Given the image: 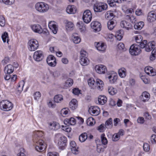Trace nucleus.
Masks as SVG:
<instances>
[{
  "instance_id": "1",
  "label": "nucleus",
  "mask_w": 156,
  "mask_h": 156,
  "mask_svg": "<svg viewBox=\"0 0 156 156\" xmlns=\"http://www.w3.org/2000/svg\"><path fill=\"white\" fill-rule=\"evenodd\" d=\"M43 135L42 132L40 131H36L33 133V140L35 144V149L38 151H41L46 147L44 141L41 139Z\"/></svg>"
},
{
  "instance_id": "2",
  "label": "nucleus",
  "mask_w": 156,
  "mask_h": 156,
  "mask_svg": "<svg viewBox=\"0 0 156 156\" xmlns=\"http://www.w3.org/2000/svg\"><path fill=\"white\" fill-rule=\"evenodd\" d=\"M55 138L58 140V145L59 148L62 150L64 149L66 146V138L60 133H57L55 135Z\"/></svg>"
},
{
  "instance_id": "3",
  "label": "nucleus",
  "mask_w": 156,
  "mask_h": 156,
  "mask_svg": "<svg viewBox=\"0 0 156 156\" xmlns=\"http://www.w3.org/2000/svg\"><path fill=\"white\" fill-rule=\"evenodd\" d=\"M36 9L40 13H45L47 12L49 9V5L44 2H39L35 5Z\"/></svg>"
},
{
  "instance_id": "4",
  "label": "nucleus",
  "mask_w": 156,
  "mask_h": 156,
  "mask_svg": "<svg viewBox=\"0 0 156 156\" xmlns=\"http://www.w3.org/2000/svg\"><path fill=\"white\" fill-rule=\"evenodd\" d=\"M12 103L7 100H2L0 102V108L4 111H9L13 108Z\"/></svg>"
},
{
  "instance_id": "5",
  "label": "nucleus",
  "mask_w": 156,
  "mask_h": 156,
  "mask_svg": "<svg viewBox=\"0 0 156 156\" xmlns=\"http://www.w3.org/2000/svg\"><path fill=\"white\" fill-rule=\"evenodd\" d=\"M129 52L130 54L132 55H138L141 52V50L138 45L134 44L130 46Z\"/></svg>"
},
{
  "instance_id": "6",
  "label": "nucleus",
  "mask_w": 156,
  "mask_h": 156,
  "mask_svg": "<svg viewBox=\"0 0 156 156\" xmlns=\"http://www.w3.org/2000/svg\"><path fill=\"white\" fill-rule=\"evenodd\" d=\"M28 48L29 50L34 51L37 49L39 47L38 41L35 39H32L28 42Z\"/></svg>"
},
{
  "instance_id": "7",
  "label": "nucleus",
  "mask_w": 156,
  "mask_h": 156,
  "mask_svg": "<svg viewBox=\"0 0 156 156\" xmlns=\"http://www.w3.org/2000/svg\"><path fill=\"white\" fill-rule=\"evenodd\" d=\"M92 18V14L90 10H86L84 12L82 19L85 23H89L91 20Z\"/></svg>"
},
{
  "instance_id": "8",
  "label": "nucleus",
  "mask_w": 156,
  "mask_h": 156,
  "mask_svg": "<svg viewBox=\"0 0 156 156\" xmlns=\"http://www.w3.org/2000/svg\"><path fill=\"white\" fill-rule=\"evenodd\" d=\"M107 5L106 4L101 3H96L94 6V9L96 12H101L106 10L107 8Z\"/></svg>"
},
{
  "instance_id": "9",
  "label": "nucleus",
  "mask_w": 156,
  "mask_h": 156,
  "mask_svg": "<svg viewBox=\"0 0 156 156\" xmlns=\"http://www.w3.org/2000/svg\"><path fill=\"white\" fill-rule=\"evenodd\" d=\"M44 57L43 52L41 50L35 51L34 54L33 58L34 60L37 62L41 61Z\"/></svg>"
},
{
  "instance_id": "10",
  "label": "nucleus",
  "mask_w": 156,
  "mask_h": 156,
  "mask_svg": "<svg viewBox=\"0 0 156 156\" xmlns=\"http://www.w3.org/2000/svg\"><path fill=\"white\" fill-rule=\"evenodd\" d=\"M46 61L48 65L51 67H54L56 66L55 58L52 55H50L47 57Z\"/></svg>"
},
{
  "instance_id": "11",
  "label": "nucleus",
  "mask_w": 156,
  "mask_h": 156,
  "mask_svg": "<svg viewBox=\"0 0 156 156\" xmlns=\"http://www.w3.org/2000/svg\"><path fill=\"white\" fill-rule=\"evenodd\" d=\"M95 69L96 71L100 74H105L107 71L106 67L102 65H98L95 66Z\"/></svg>"
},
{
  "instance_id": "12",
  "label": "nucleus",
  "mask_w": 156,
  "mask_h": 156,
  "mask_svg": "<svg viewBox=\"0 0 156 156\" xmlns=\"http://www.w3.org/2000/svg\"><path fill=\"white\" fill-rule=\"evenodd\" d=\"M91 27L95 32L100 31L101 29V23L98 21H93L90 24Z\"/></svg>"
},
{
  "instance_id": "13",
  "label": "nucleus",
  "mask_w": 156,
  "mask_h": 156,
  "mask_svg": "<svg viewBox=\"0 0 156 156\" xmlns=\"http://www.w3.org/2000/svg\"><path fill=\"white\" fill-rule=\"evenodd\" d=\"M48 27L54 34H56L58 30L57 23L54 21L50 22L48 24Z\"/></svg>"
},
{
  "instance_id": "14",
  "label": "nucleus",
  "mask_w": 156,
  "mask_h": 156,
  "mask_svg": "<svg viewBox=\"0 0 156 156\" xmlns=\"http://www.w3.org/2000/svg\"><path fill=\"white\" fill-rule=\"evenodd\" d=\"M70 145L71 151L73 153L76 154L79 153V147L77 146L75 142L74 141H71L70 143Z\"/></svg>"
},
{
  "instance_id": "15",
  "label": "nucleus",
  "mask_w": 156,
  "mask_h": 156,
  "mask_svg": "<svg viewBox=\"0 0 156 156\" xmlns=\"http://www.w3.org/2000/svg\"><path fill=\"white\" fill-rule=\"evenodd\" d=\"M95 45L98 51L102 52H104L106 48V45L101 42H95Z\"/></svg>"
},
{
  "instance_id": "16",
  "label": "nucleus",
  "mask_w": 156,
  "mask_h": 156,
  "mask_svg": "<svg viewBox=\"0 0 156 156\" xmlns=\"http://www.w3.org/2000/svg\"><path fill=\"white\" fill-rule=\"evenodd\" d=\"M89 110L90 113L95 116L98 115L100 112V109L97 106L90 107Z\"/></svg>"
},
{
  "instance_id": "17",
  "label": "nucleus",
  "mask_w": 156,
  "mask_h": 156,
  "mask_svg": "<svg viewBox=\"0 0 156 156\" xmlns=\"http://www.w3.org/2000/svg\"><path fill=\"white\" fill-rule=\"evenodd\" d=\"M31 27L33 31L35 33L41 34L43 32V29L39 24H34L31 26Z\"/></svg>"
},
{
  "instance_id": "18",
  "label": "nucleus",
  "mask_w": 156,
  "mask_h": 156,
  "mask_svg": "<svg viewBox=\"0 0 156 156\" xmlns=\"http://www.w3.org/2000/svg\"><path fill=\"white\" fill-rule=\"evenodd\" d=\"M150 97V94L147 91H144L142 93L140 97V98L142 102H145L149 100Z\"/></svg>"
},
{
  "instance_id": "19",
  "label": "nucleus",
  "mask_w": 156,
  "mask_h": 156,
  "mask_svg": "<svg viewBox=\"0 0 156 156\" xmlns=\"http://www.w3.org/2000/svg\"><path fill=\"white\" fill-rule=\"evenodd\" d=\"M156 19V15L154 12L152 11L149 12L147 15V20L149 22H152Z\"/></svg>"
},
{
  "instance_id": "20",
  "label": "nucleus",
  "mask_w": 156,
  "mask_h": 156,
  "mask_svg": "<svg viewBox=\"0 0 156 156\" xmlns=\"http://www.w3.org/2000/svg\"><path fill=\"white\" fill-rule=\"evenodd\" d=\"M120 26L122 27L127 30L131 29L132 28V26L131 23L125 20L121 21Z\"/></svg>"
},
{
  "instance_id": "21",
  "label": "nucleus",
  "mask_w": 156,
  "mask_h": 156,
  "mask_svg": "<svg viewBox=\"0 0 156 156\" xmlns=\"http://www.w3.org/2000/svg\"><path fill=\"white\" fill-rule=\"evenodd\" d=\"M49 128L50 129L53 130H57L60 127V124L55 122H52L48 123Z\"/></svg>"
},
{
  "instance_id": "22",
  "label": "nucleus",
  "mask_w": 156,
  "mask_h": 156,
  "mask_svg": "<svg viewBox=\"0 0 156 156\" xmlns=\"http://www.w3.org/2000/svg\"><path fill=\"white\" fill-rule=\"evenodd\" d=\"M144 71L146 73L151 76H154L156 74V73L153 68L150 66L146 67L145 68Z\"/></svg>"
},
{
  "instance_id": "23",
  "label": "nucleus",
  "mask_w": 156,
  "mask_h": 156,
  "mask_svg": "<svg viewBox=\"0 0 156 156\" xmlns=\"http://www.w3.org/2000/svg\"><path fill=\"white\" fill-rule=\"evenodd\" d=\"M76 120L73 117L69 119H66L64 121V123L66 125H74L76 123Z\"/></svg>"
},
{
  "instance_id": "24",
  "label": "nucleus",
  "mask_w": 156,
  "mask_h": 156,
  "mask_svg": "<svg viewBox=\"0 0 156 156\" xmlns=\"http://www.w3.org/2000/svg\"><path fill=\"white\" fill-rule=\"evenodd\" d=\"M108 78L110 83L113 84L116 82L118 79V76L116 73H114L109 76Z\"/></svg>"
},
{
  "instance_id": "25",
  "label": "nucleus",
  "mask_w": 156,
  "mask_h": 156,
  "mask_svg": "<svg viewBox=\"0 0 156 156\" xmlns=\"http://www.w3.org/2000/svg\"><path fill=\"white\" fill-rule=\"evenodd\" d=\"M76 10V7L73 5H69L66 8V11L67 13L70 14L75 13Z\"/></svg>"
},
{
  "instance_id": "26",
  "label": "nucleus",
  "mask_w": 156,
  "mask_h": 156,
  "mask_svg": "<svg viewBox=\"0 0 156 156\" xmlns=\"http://www.w3.org/2000/svg\"><path fill=\"white\" fill-rule=\"evenodd\" d=\"M14 70L13 66L11 64H9L5 67L4 72L5 73L10 74L13 72Z\"/></svg>"
},
{
  "instance_id": "27",
  "label": "nucleus",
  "mask_w": 156,
  "mask_h": 156,
  "mask_svg": "<svg viewBox=\"0 0 156 156\" xmlns=\"http://www.w3.org/2000/svg\"><path fill=\"white\" fill-rule=\"evenodd\" d=\"M98 101L99 104L100 105H103L107 102V98L105 95H100L98 97Z\"/></svg>"
},
{
  "instance_id": "28",
  "label": "nucleus",
  "mask_w": 156,
  "mask_h": 156,
  "mask_svg": "<svg viewBox=\"0 0 156 156\" xmlns=\"http://www.w3.org/2000/svg\"><path fill=\"white\" fill-rule=\"evenodd\" d=\"M77 101L76 99H73L69 103V107L72 110H74L77 108Z\"/></svg>"
},
{
  "instance_id": "29",
  "label": "nucleus",
  "mask_w": 156,
  "mask_h": 156,
  "mask_svg": "<svg viewBox=\"0 0 156 156\" xmlns=\"http://www.w3.org/2000/svg\"><path fill=\"white\" fill-rule=\"evenodd\" d=\"M155 46V43L154 41L149 42L147 43L145 47V50L147 52H149Z\"/></svg>"
},
{
  "instance_id": "30",
  "label": "nucleus",
  "mask_w": 156,
  "mask_h": 156,
  "mask_svg": "<svg viewBox=\"0 0 156 156\" xmlns=\"http://www.w3.org/2000/svg\"><path fill=\"white\" fill-rule=\"evenodd\" d=\"M97 88L100 90H102L103 88L104 83L103 82L99 79H97L96 81Z\"/></svg>"
},
{
  "instance_id": "31",
  "label": "nucleus",
  "mask_w": 156,
  "mask_h": 156,
  "mask_svg": "<svg viewBox=\"0 0 156 156\" xmlns=\"http://www.w3.org/2000/svg\"><path fill=\"white\" fill-rule=\"evenodd\" d=\"M118 74L121 78H124L126 75V69L123 67L119 69Z\"/></svg>"
},
{
  "instance_id": "32",
  "label": "nucleus",
  "mask_w": 156,
  "mask_h": 156,
  "mask_svg": "<svg viewBox=\"0 0 156 156\" xmlns=\"http://www.w3.org/2000/svg\"><path fill=\"white\" fill-rule=\"evenodd\" d=\"M80 63L83 66H86L89 64V60L87 57L80 58Z\"/></svg>"
},
{
  "instance_id": "33",
  "label": "nucleus",
  "mask_w": 156,
  "mask_h": 156,
  "mask_svg": "<svg viewBox=\"0 0 156 156\" xmlns=\"http://www.w3.org/2000/svg\"><path fill=\"white\" fill-rule=\"evenodd\" d=\"M108 93L111 95H113L117 92V89L112 86H109L108 87Z\"/></svg>"
},
{
  "instance_id": "34",
  "label": "nucleus",
  "mask_w": 156,
  "mask_h": 156,
  "mask_svg": "<svg viewBox=\"0 0 156 156\" xmlns=\"http://www.w3.org/2000/svg\"><path fill=\"white\" fill-rule=\"evenodd\" d=\"M116 25V23L112 20H110L107 23L108 27L110 30H113Z\"/></svg>"
},
{
  "instance_id": "35",
  "label": "nucleus",
  "mask_w": 156,
  "mask_h": 156,
  "mask_svg": "<svg viewBox=\"0 0 156 156\" xmlns=\"http://www.w3.org/2000/svg\"><path fill=\"white\" fill-rule=\"evenodd\" d=\"M123 31L122 30H118L116 33L115 37L117 39L120 41L122 38L123 35Z\"/></svg>"
},
{
  "instance_id": "36",
  "label": "nucleus",
  "mask_w": 156,
  "mask_h": 156,
  "mask_svg": "<svg viewBox=\"0 0 156 156\" xmlns=\"http://www.w3.org/2000/svg\"><path fill=\"white\" fill-rule=\"evenodd\" d=\"M144 25V23L141 21L136 23L134 27L135 29L140 30L143 27Z\"/></svg>"
},
{
  "instance_id": "37",
  "label": "nucleus",
  "mask_w": 156,
  "mask_h": 156,
  "mask_svg": "<svg viewBox=\"0 0 156 156\" xmlns=\"http://www.w3.org/2000/svg\"><path fill=\"white\" fill-rule=\"evenodd\" d=\"M113 12L109 11L106 12L105 14V18L106 19L110 20L112 19L114 16Z\"/></svg>"
},
{
  "instance_id": "38",
  "label": "nucleus",
  "mask_w": 156,
  "mask_h": 156,
  "mask_svg": "<svg viewBox=\"0 0 156 156\" xmlns=\"http://www.w3.org/2000/svg\"><path fill=\"white\" fill-rule=\"evenodd\" d=\"M105 127L108 129H110L112 127V120L111 118H110L106 122Z\"/></svg>"
},
{
  "instance_id": "39",
  "label": "nucleus",
  "mask_w": 156,
  "mask_h": 156,
  "mask_svg": "<svg viewBox=\"0 0 156 156\" xmlns=\"http://www.w3.org/2000/svg\"><path fill=\"white\" fill-rule=\"evenodd\" d=\"M87 138V135L86 133H84L81 134L79 136V140L81 142H84Z\"/></svg>"
},
{
  "instance_id": "40",
  "label": "nucleus",
  "mask_w": 156,
  "mask_h": 156,
  "mask_svg": "<svg viewBox=\"0 0 156 156\" xmlns=\"http://www.w3.org/2000/svg\"><path fill=\"white\" fill-rule=\"evenodd\" d=\"M77 26L81 32L84 31L86 30V28L82 22H78Z\"/></svg>"
},
{
  "instance_id": "41",
  "label": "nucleus",
  "mask_w": 156,
  "mask_h": 156,
  "mask_svg": "<svg viewBox=\"0 0 156 156\" xmlns=\"http://www.w3.org/2000/svg\"><path fill=\"white\" fill-rule=\"evenodd\" d=\"M69 113V110L67 108H63L61 111V114L63 116H66Z\"/></svg>"
},
{
  "instance_id": "42",
  "label": "nucleus",
  "mask_w": 156,
  "mask_h": 156,
  "mask_svg": "<svg viewBox=\"0 0 156 156\" xmlns=\"http://www.w3.org/2000/svg\"><path fill=\"white\" fill-rule=\"evenodd\" d=\"M74 25L71 22H68L66 24V28L68 31H70L73 30Z\"/></svg>"
},
{
  "instance_id": "43",
  "label": "nucleus",
  "mask_w": 156,
  "mask_h": 156,
  "mask_svg": "<svg viewBox=\"0 0 156 156\" xmlns=\"http://www.w3.org/2000/svg\"><path fill=\"white\" fill-rule=\"evenodd\" d=\"M54 100L55 102L57 103H59L63 100L62 96L60 94L55 95L54 97Z\"/></svg>"
},
{
  "instance_id": "44",
  "label": "nucleus",
  "mask_w": 156,
  "mask_h": 156,
  "mask_svg": "<svg viewBox=\"0 0 156 156\" xmlns=\"http://www.w3.org/2000/svg\"><path fill=\"white\" fill-rule=\"evenodd\" d=\"M87 125L92 126L95 124V121L92 117H90L87 119Z\"/></svg>"
},
{
  "instance_id": "45",
  "label": "nucleus",
  "mask_w": 156,
  "mask_h": 156,
  "mask_svg": "<svg viewBox=\"0 0 156 156\" xmlns=\"http://www.w3.org/2000/svg\"><path fill=\"white\" fill-rule=\"evenodd\" d=\"M88 83L89 85L91 88H94L95 87L94 85L95 81L93 78H90L88 80Z\"/></svg>"
},
{
  "instance_id": "46",
  "label": "nucleus",
  "mask_w": 156,
  "mask_h": 156,
  "mask_svg": "<svg viewBox=\"0 0 156 156\" xmlns=\"http://www.w3.org/2000/svg\"><path fill=\"white\" fill-rule=\"evenodd\" d=\"M105 148V147L102 144L97 145V151L99 153L103 152Z\"/></svg>"
},
{
  "instance_id": "47",
  "label": "nucleus",
  "mask_w": 156,
  "mask_h": 156,
  "mask_svg": "<svg viewBox=\"0 0 156 156\" xmlns=\"http://www.w3.org/2000/svg\"><path fill=\"white\" fill-rule=\"evenodd\" d=\"M2 37L4 42H5L7 41V42L8 43V35L7 32H5L4 34H2Z\"/></svg>"
},
{
  "instance_id": "48",
  "label": "nucleus",
  "mask_w": 156,
  "mask_h": 156,
  "mask_svg": "<svg viewBox=\"0 0 156 156\" xmlns=\"http://www.w3.org/2000/svg\"><path fill=\"white\" fill-rule=\"evenodd\" d=\"M152 55L150 56V58L151 60H154L156 58V47L154 48L152 51Z\"/></svg>"
},
{
  "instance_id": "49",
  "label": "nucleus",
  "mask_w": 156,
  "mask_h": 156,
  "mask_svg": "<svg viewBox=\"0 0 156 156\" xmlns=\"http://www.w3.org/2000/svg\"><path fill=\"white\" fill-rule=\"evenodd\" d=\"M72 39L73 42L75 44H78L80 42L81 39L78 36L73 35L72 36Z\"/></svg>"
},
{
  "instance_id": "50",
  "label": "nucleus",
  "mask_w": 156,
  "mask_h": 156,
  "mask_svg": "<svg viewBox=\"0 0 156 156\" xmlns=\"http://www.w3.org/2000/svg\"><path fill=\"white\" fill-rule=\"evenodd\" d=\"M105 135L104 134H102L101 135V140L102 144L104 145H106L107 144L108 140L106 137H105Z\"/></svg>"
},
{
  "instance_id": "51",
  "label": "nucleus",
  "mask_w": 156,
  "mask_h": 156,
  "mask_svg": "<svg viewBox=\"0 0 156 156\" xmlns=\"http://www.w3.org/2000/svg\"><path fill=\"white\" fill-rule=\"evenodd\" d=\"M73 80L72 79H68L65 82V86L66 87H70L73 83Z\"/></svg>"
},
{
  "instance_id": "52",
  "label": "nucleus",
  "mask_w": 156,
  "mask_h": 156,
  "mask_svg": "<svg viewBox=\"0 0 156 156\" xmlns=\"http://www.w3.org/2000/svg\"><path fill=\"white\" fill-rule=\"evenodd\" d=\"M136 42L138 43H140L141 42L142 40V36L139 35H136L134 37Z\"/></svg>"
},
{
  "instance_id": "53",
  "label": "nucleus",
  "mask_w": 156,
  "mask_h": 156,
  "mask_svg": "<svg viewBox=\"0 0 156 156\" xmlns=\"http://www.w3.org/2000/svg\"><path fill=\"white\" fill-rule=\"evenodd\" d=\"M125 7H123L122 8V10L126 14H131L132 12H134L133 9L132 8H130L125 9Z\"/></svg>"
},
{
  "instance_id": "54",
  "label": "nucleus",
  "mask_w": 156,
  "mask_h": 156,
  "mask_svg": "<svg viewBox=\"0 0 156 156\" xmlns=\"http://www.w3.org/2000/svg\"><path fill=\"white\" fill-rule=\"evenodd\" d=\"M34 98L35 100L38 101L41 97V94L40 92L37 91L34 93Z\"/></svg>"
},
{
  "instance_id": "55",
  "label": "nucleus",
  "mask_w": 156,
  "mask_h": 156,
  "mask_svg": "<svg viewBox=\"0 0 156 156\" xmlns=\"http://www.w3.org/2000/svg\"><path fill=\"white\" fill-rule=\"evenodd\" d=\"M105 37L108 40H111L114 37V36L112 34L106 33L105 34Z\"/></svg>"
},
{
  "instance_id": "56",
  "label": "nucleus",
  "mask_w": 156,
  "mask_h": 156,
  "mask_svg": "<svg viewBox=\"0 0 156 156\" xmlns=\"http://www.w3.org/2000/svg\"><path fill=\"white\" fill-rule=\"evenodd\" d=\"M51 73L54 77H57L60 75V72L58 70H55L53 72H51Z\"/></svg>"
},
{
  "instance_id": "57",
  "label": "nucleus",
  "mask_w": 156,
  "mask_h": 156,
  "mask_svg": "<svg viewBox=\"0 0 156 156\" xmlns=\"http://www.w3.org/2000/svg\"><path fill=\"white\" fill-rule=\"evenodd\" d=\"M25 83L23 81H21L19 83L18 86V90L19 91H22L23 90V88Z\"/></svg>"
},
{
  "instance_id": "58",
  "label": "nucleus",
  "mask_w": 156,
  "mask_h": 156,
  "mask_svg": "<svg viewBox=\"0 0 156 156\" xmlns=\"http://www.w3.org/2000/svg\"><path fill=\"white\" fill-rule=\"evenodd\" d=\"M105 128L104 124H101L97 127V129L100 132H103L105 130Z\"/></svg>"
},
{
  "instance_id": "59",
  "label": "nucleus",
  "mask_w": 156,
  "mask_h": 156,
  "mask_svg": "<svg viewBox=\"0 0 156 156\" xmlns=\"http://www.w3.org/2000/svg\"><path fill=\"white\" fill-rule=\"evenodd\" d=\"M143 149L144 151L148 152L150 150V146L147 143H145L143 145Z\"/></svg>"
},
{
  "instance_id": "60",
  "label": "nucleus",
  "mask_w": 156,
  "mask_h": 156,
  "mask_svg": "<svg viewBox=\"0 0 156 156\" xmlns=\"http://www.w3.org/2000/svg\"><path fill=\"white\" fill-rule=\"evenodd\" d=\"M136 14L138 16L143 15L144 13L142 10L140 9H137L135 11Z\"/></svg>"
},
{
  "instance_id": "61",
  "label": "nucleus",
  "mask_w": 156,
  "mask_h": 156,
  "mask_svg": "<svg viewBox=\"0 0 156 156\" xmlns=\"http://www.w3.org/2000/svg\"><path fill=\"white\" fill-rule=\"evenodd\" d=\"M5 24V20L4 17L2 16H0V25L1 27H4Z\"/></svg>"
},
{
  "instance_id": "62",
  "label": "nucleus",
  "mask_w": 156,
  "mask_h": 156,
  "mask_svg": "<svg viewBox=\"0 0 156 156\" xmlns=\"http://www.w3.org/2000/svg\"><path fill=\"white\" fill-rule=\"evenodd\" d=\"M2 1L5 4L12 5L13 4L14 2V0H0Z\"/></svg>"
},
{
  "instance_id": "63",
  "label": "nucleus",
  "mask_w": 156,
  "mask_h": 156,
  "mask_svg": "<svg viewBox=\"0 0 156 156\" xmlns=\"http://www.w3.org/2000/svg\"><path fill=\"white\" fill-rule=\"evenodd\" d=\"M147 44V41L146 40H144L142 41H141V42L140 43V47L141 48H145V47Z\"/></svg>"
},
{
  "instance_id": "64",
  "label": "nucleus",
  "mask_w": 156,
  "mask_h": 156,
  "mask_svg": "<svg viewBox=\"0 0 156 156\" xmlns=\"http://www.w3.org/2000/svg\"><path fill=\"white\" fill-rule=\"evenodd\" d=\"M62 127L63 130L67 132H70L71 130V128L69 126H62Z\"/></svg>"
}]
</instances>
